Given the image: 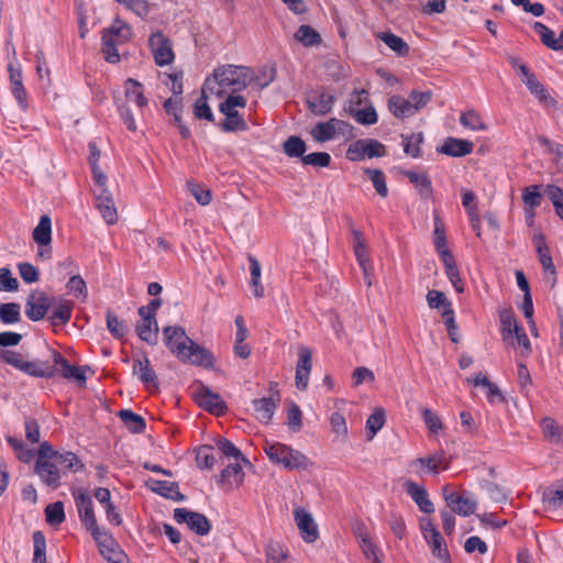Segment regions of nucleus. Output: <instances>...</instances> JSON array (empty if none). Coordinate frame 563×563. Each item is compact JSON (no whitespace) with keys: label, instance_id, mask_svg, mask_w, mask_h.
I'll return each mask as SVG.
<instances>
[{"label":"nucleus","instance_id":"obj_1","mask_svg":"<svg viewBox=\"0 0 563 563\" xmlns=\"http://www.w3.org/2000/svg\"><path fill=\"white\" fill-rule=\"evenodd\" d=\"M253 79L252 70L243 66L227 65L214 69L210 77H207L203 86L205 92L217 98L236 95L245 89Z\"/></svg>","mask_w":563,"mask_h":563},{"label":"nucleus","instance_id":"obj_2","mask_svg":"<svg viewBox=\"0 0 563 563\" xmlns=\"http://www.w3.org/2000/svg\"><path fill=\"white\" fill-rule=\"evenodd\" d=\"M263 450L273 464L287 471H301L311 466L306 454L287 444L266 440Z\"/></svg>","mask_w":563,"mask_h":563},{"label":"nucleus","instance_id":"obj_3","mask_svg":"<svg viewBox=\"0 0 563 563\" xmlns=\"http://www.w3.org/2000/svg\"><path fill=\"white\" fill-rule=\"evenodd\" d=\"M133 35L132 27L121 19L113 20L111 25L101 33L102 48L104 59L108 63L117 64L120 62L118 46L128 43Z\"/></svg>","mask_w":563,"mask_h":563},{"label":"nucleus","instance_id":"obj_4","mask_svg":"<svg viewBox=\"0 0 563 563\" xmlns=\"http://www.w3.org/2000/svg\"><path fill=\"white\" fill-rule=\"evenodd\" d=\"M431 100L430 91L412 90L406 99L394 95L388 99V110L397 119H406L415 115Z\"/></svg>","mask_w":563,"mask_h":563},{"label":"nucleus","instance_id":"obj_5","mask_svg":"<svg viewBox=\"0 0 563 563\" xmlns=\"http://www.w3.org/2000/svg\"><path fill=\"white\" fill-rule=\"evenodd\" d=\"M73 496L79 514V518L86 529L91 532L95 541L97 543L104 539L109 541L110 534L107 531L100 529L97 523L92 500L89 493L84 489H76L73 492Z\"/></svg>","mask_w":563,"mask_h":563},{"label":"nucleus","instance_id":"obj_6","mask_svg":"<svg viewBox=\"0 0 563 563\" xmlns=\"http://www.w3.org/2000/svg\"><path fill=\"white\" fill-rule=\"evenodd\" d=\"M246 99L241 95L227 96L225 100L219 106L221 113L225 115L222 123V129L227 132L244 131L247 124L243 117L240 114L239 109H245Z\"/></svg>","mask_w":563,"mask_h":563},{"label":"nucleus","instance_id":"obj_7","mask_svg":"<svg viewBox=\"0 0 563 563\" xmlns=\"http://www.w3.org/2000/svg\"><path fill=\"white\" fill-rule=\"evenodd\" d=\"M386 154L384 144L373 139H361L352 142L346 151V157L352 162L365 158L382 157Z\"/></svg>","mask_w":563,"mask_h":563},{"label":"nucleus","instance_id":"obj_8","mask_svg":"<svg viewBox=\"0 0 563 563\" xmlns=\"http://www.w3.org/2000/svg\"><path fill=\"white\" fill-rule=\"evenodd\" d=\"M54 302L53 297H48L42 290H33L25 302V314L32 321L42 320Z\"/></svg>","mask_w":563,"mask_h":563},{"label":"nucleus","instance_id":"obj_9","mask_svg":"<svg viewBox=\"0 0 563 563\" xmlns=\"http://www.w3.org/2000/svg\"><path fill=\"white\" fill-rule=\"evenodd\" d=\"M174 519L178 523H186L190 530L199 536L208 534L211 528V525L205 515L186 508H176L174 510Z\"/></svg>","mask_w":563,"mask_h":563},{"label":"nucleus","instance_id":"obj_10","mask_svg":"<svg viewBox=\"0 0 563 563\" xmlns=\"http://www.w3.org/2000/svg\"><path fill=\"white\" fill-rule=\"evenodd\" d=\"M180 362L202 367H211L213 365V355L210 351L203 346L190 340L188 345L186 344L185 351L177 357Z\"/></svg>","mask_w":563,"mask_h":563},{"label":"nucleus","instance_id":"obj_11","mask_svg":"<svg viewBox=\"0 0 563 563\" xmlns=\"http://www.w3.org/2000/svg\"><path fill=\"white\" fill-rule=\"evenodd\" d=\"M148 46L158 66L169 65L174 60L170 41L162 32L153 33L148 38Z\"/></svg>","mask_w":563,"mask_h":563},{"label":"nucleus","instance_id":"obj_12","mask_svg":"<svg viewBox=\"0 0 563 563\" xmlns=\"http://www.w3.org/2000/svg\"><path fill=\"white\" fill-rule=\"evenodd\" d=\"M194 399L196 402L207 411L213 415H222L225 410V404L219 394L203 385H199L194 390Z\"/></svg>","mask_w":563,"mask_h":563},{"label":"nucleus","instance_id":"obj_13","mask_svg":"<svg viewBox=\"0 0 563 563\" xmlns=\"http://www.w3.org/2000/svg\"><path fill=\"white\" fill-rule=\"evenodd\" d=\"M350 125L336 118H331L325 122L317 123L311 130V136L317 142H327L334 139L339 134L349 132Z\"/></svg>","mask_w":563,"mask_h":563},{"label":"nucleus","instance_id":"obj_14","mask_svg":"<svg viewBox=\"0 0 563 563\" xmlns=\"http://www.w3.org/2000/svg\"><path fill=\"white\" fill-rule=\"evenodd\" d=\"M294 518L300 537L307 543H313L319 538L318 525L312 515L303 508L294 509Z\"/></svg>","mask_w":563,"mask_h":563},{"label":"nucleus","instance_id":"obj_15","mask_svg":"<svg viewBox=\"0 0 563 563\" xmlns=\"http://www.w3.org/2000/svg\"><path fill=\"white\" fill-rule=\"evenodd\" d=\"M95 206L107 224L111 225L118 221V212L112 195L104 185H97Z\"/></svg>","mask_w":563,"mask_h":563},{"label":"nucleus","instance_id":"obj_16","mask_svg":"<svg viewBox=\"0 0 563 563\" xmlns=\"http://www.w3.org/2000/svg\"><path fill=\"white\" fill-rule=\"evenodd\" d=\"M448 468V462L443 452H435L424 457H419L410 463V467L418 474L426 472L438 474L440 468Z\"/></svg>","mask_w":563,"mask_h":563},{"label":"nucleus","instance_id":"obj_17","mask_svg":"<svg viewBox=\"0 0 563 563\" xmlns=\"http://www.w3.org/2000/svg\"><path fill=\"white\" fill-rule=\"evenodd\" d=\"M11 92L23 111L27 110V93L23 86L22 69L20 64L8 65Z\"/></svg>","mask_w":563,"mask_h":563},{"label":"nucleus","instance_id":"obj_18","mask_svg":"<svg viewBox=\"0 0 563 563\" xmlns=\"http://www.w3.org/2000/svg\"><path fill=\"white\" fill-rule=\"evenodd\" d=\"M163 334L166 346L176 357L185 351L186 344L188 345L191 340L180 327H166L163 330Z\"/></svg>","mask_w":563,"mask_h":563},{"label":"nucleus","instance_id":"obj_19","mask_svg":"<svg viewBox=\"0 0 563 563\" xmlns=\"http://www.w3.org/2000/svg\"><path fill=\"white\" fill-rule=\"evenodd\" d=\"M312 367L311 351L307 346H300L296 366V386L298 389H306Z\"/></svg>","mask_w":563,"mask_h":563},{"label":"nucleus","instance_id":"obj_20","mask_svg":"<svg viewBox=\"0 0 563 563\" xmlns=\"http://www.w3.org/2000/svg\"><path fill=\"white\" fill-rule=\"evenodd\" d=\"M446 504L453 512L462 517L474 514L477 506L476 500L468 493L446 495Z\"/></svg>","mask_w":563,"mask_h":563},{"label":"nucleus","instance_id":"obj_21","mask_svg":"<svg viewBox=\"0 0 563 563\" xmlns=\"http://www.w3.org/2000/svg\"><path fill=\"white\" fill-rule=\"evenodd\" d=\"M132 372L147 388L158 387L157 376L146 356L133 361Z\"/></svg>","mask_w":563,"mask_h":563},{"label":"nucleus","instance_id":"obj_22","mask_svg":"<svg viewBox=\"0 0 563 563\" xmlns=\"http://www.w3.org/2000/svg\"><path fill=\"white\" fill-rule=\"evenodd\" d=\"M405 489L422 512L431 514L434 511L433 503L430 500L424 486L408 481L405 484Z\"/></svg>","mask_w":563,"mask_h":563},{"label":"nucleus","instance_id":"obj_23","mask_svg":"<svg viewBox=\"0 0 563 563\" xmlns=\"http://www.w3.org/2000/svg\"><path fill=\"white\" fill-rule=\"evenodd\" d=\"M500 333L503 341L509 345H514V336L523 328L518 323L514 312L510 309L499 311Z\"/></svg>","mask_w":563,"mask_h":563},{"label":"nucleus","instance_id":"obj_24","mask_svg":"<svg viewBox=\"0 0 563 563\" xmlns=\"http://www.w3.org/2000/svg\"><path fill=\"white\" fill-rule=\"evenodd\" d=\"M307 102L314 114L324 115L332 110L335 98L327 91H320L308 96Z\"/></svg>","mask_w":563,"mask_h":563},{"label":"nucleus","instance_id":"obj_25","mask_svg":"<svg viewBox=\"0 0 563 563\" xmlns=\"http://www.w3.org/2000/svg\"><path fill=\"white\" fill-rule=\"evenodd\" d=\"M35 472L40 476L43 483L56 488L59 486L60 470L57 467L54 461L36 462Z\"/></svg>","mask_w":563,"mask_h":563},{"label":"nucleus","instance_id":"obj_26","mask_svg":"<svg viewBox=\"0 0 563 563\" xmlns=\"http://www.w3.org/2000/svg\"><path fill=\"white\" fill-rule=\"evenodd\" d=\"M53 362L54 364L59 367V372L63 375V377L67 379H75L77 380L81 386L86 384V376L85 372L77 366L70 365L66 358L58 352H53Z\"/></svg>","mask_w":563,"mask_h":563},{"label":"nucleus","instance_id":"obj_27","mask_svg":"<svg viewBox=\"0 0 563 563\" xmlns=\"http://www.w3.org/2000/svg\"><path fill=\"white\" fill-rule=\"evenodd\" d=\"M97 545L101 555L109 563H129L128 556L111 536L109 537V541L104 539L98 542Z\"/></svg>","mask_w":563,"mask_h":563},{"label":"nucleus","instance_id":"obj_28","mask_svg":"<svg viewBox=\"0 0 563 563\" xmlns=\"http://www.w3.org/2000/svg\"><path fill=\"white\" fill-rule=\"evenodd\" d=\"M473 143L466 140L448 137L441 145L439 152L453 157H461L471 154Z\"/></svg>","mask_w":563,"mask_h":563},{"label":"nucleus","instance_id":"obj_29","mask_svg":"<svg viewBox=\"0 0 563 563\" xmlns=\"http://www.w3.org/2000/svg\"><path fill=\"white\" fill-rule=\"evenodd\" d=\"M433 244L441 261L453 256L448 247L445 229L438 213L434 214Z\"/></svg>","mask_w":563,"mask_h":563},{"label":"nucleus","instance_id":"obj_30","mask_svg":"<svg viewBox=\"0 0 563 563\" xmlns=\"http://www.w3.org/2000/svg\"><path fill=\"white\" fill-rule=\"evenodd\" d=\"M141 322L136 325V331L141 340L148 344H156L158 339V324L155 317L140 316Z\"/></svg>","mask_w":563,"mask_h":563},{"label":"nucleus","instance_id":"obj_31","mask_svg":"<svg viewBox=\"0 0 563 563\" xmlns=\"http://www.w3.org/2000/svg\"><path fill=\"white\" fill-rule=\"evenodd\" d=\"M53 310L49 317L51 322L56 324H66L71 319L73 303L64 298H54Z\"/></svg>","mask_w":563,"mask_h":563},{"label":"nucleus","instance_id":"obj_32","mask_svg":"<svg viewBox=\"0 0 563 563\" xmlns=\"http://www.w3.org/2000/svg\"><path fill=\"white\" fill-rule=\"evenodd\" d=\"M34 242L41 247H47L52 242V221L47 214L40 218L32 233Z\"/></svg>","mask_w":563,"mask_h":563},{"label":"nucleus","instance_id":"obj_33","mask_svg":"<svg viewBox=\"0 0 563 563\" xmlns=\"http://www.w3.org/2000/svg\"><path fill=\"white\" fill-rule=\"evenodd\" d=\"M244 481V472L240 463L228 465L220 475V483L227 488L239 487Z\"/></svg>","mask_w":563,"mask_h":563},{"label":"nucleus","instance_id":"obj_34","mask_svg":"<svg viewBox=\"0 0 563 563\" xmlns=\"http://www.w3.org/2000/svg\"><path fill=\"white\" fill-rule=\"evenodd\" d=\"M256 418L264 422L269 423L274 417L277 401L273 397L261 398L253 401Z\"/></svg>","mask_w":563,"mask_h":563},{"label":"nucleus","instance_id":"obj_35","mask_svg":"<svg viewBox=\"0 0 563 563\" xmlns=\"http://www.w3.org/2000/svg\"><path fill=\"white\" fill-rule=\"evenodd\" d=\"M125 98L130 102H134L140 109L147 106V99L143 92V86L141 82L133 78H129L124 84Z\"/></svg>","mask_w":563,"mask_h":563},{"label":"nucleus","instance_id":"obj_36","mask_svg":"<svg viewBox=\"0 0 563 563\" xmlns=\"http://www.w3.org/2000/svg\"><path fill=\"white\" fill-rule=\"evenodd\" d=\"M23 373L34 377L51 378L57 373V368L40 361H23L21 369Z\"/></svg>","mask_w":563,"mask_h":563},{"label":"nucleus","instance_id":"obj_37","mask_svg":"<svg viewBox=\"0 0 563 563\" xmlns=\"http://www.w3.org/2000/svg\"><path fill=\"white\" fill-rule=\"evenodd\" d=\"M353 236H354L353 247H354V253H355L356 260H357L358 265L361 266L363 273L367 276L368 271L372 269V265H371L369 260L366 254L365 241H364L361 232L357 230H353Z\"/></svg>","mask_w":563,"mask_h":563},{"label":"nucleus","instance_id":"obj_38","mask_svg":"<svg viewBox=\"0 0 563 563\" xmlns=\"http://www.w3.org/2000/svg\"><path fill=\"white\" fill-rule=\"evenodd\" d=\"M536 243H537V252L539 254V260L543 267V271L553 277L552 286H554L556 271H555V266L553 264L552 257L549 253V249L544 242L543 236L542 235L537 236Z\"/></svg>","mask_w":563,"mask_h":563},{"label":"nucleus","instance_id":"obj_39","mask_svg":"<svg viewBox=\"0 0 563 563\" xmlns=\"http://www.w3.org/2000/svg\"><path fill=\"white\" fill-rule=\"evenodd\" d=\"M54 463L60 470V474L66 471L76 473L84 468V464L73 452H59Z\"/></svg>","mask_w":563,"mask_h":563},{"label":"nucleus","instance_id":"obj_40","mask_svg":"<svg viewBox=\"0 0 563 563\" xmlns=\"http://www.w3.org/2000/svg\"><path fill=\"white\" fill-rule=\"evenodd\" d=\"M266 563H287L288 551L278 541L271 540L265 547Z\"/></svg>","mask_w":563,"mask_h":563},{"label":"nucleus","instance_id":"obj_41","mask_svg":"<svg viewBox=\"0 0 563 563\" xmlns=\"http://www.w3.org/2000/svg\"><path fill=\"white\" fill-rule=\"evenodd\" d=\"M442 263L445 269V275L449 278L455 291L459 294L463 292L464 282L460 275L454 256L443 260Z\"/></svg>","mask_w":563,"mask_h":563},{"label":"nucleus","instance_id":"obj_42","mask_svg":"<svg viewBox=\"0 0 563 563\" xmlns=\"http://www.w3.org/2000/svg\"><path fill=\"white\" fill-rule=\"evenodd\" d=\"M377 37L382 40L393 52L404 56L409 52L408 44L399 36L391 32H379Z\"/></svg>","mask_w":563,"mask_h":563},{"label":"nucleus","instance_id":"obj_43","mask_svg":"<svg viewBox=\"0 0 563 563\" xmlns=\"http://www.w3.org/2000/svg\"><path fill=\"white\" fill-rule=\"evenodd\" d=\"M250 262V273H251V282L250 287L252 289L253 295L256 298H262L264 296V287L261 283V265L260 262L253 257L249 256Z\"/></svg>","mask_w":563,"mask_h":563},{"label":"nucleus","instance_id":"obj_44","mask_svg":"<svg viewBox=\"0 0 563 563\" xmlns=\"http://www.w3.org/2000/svg\"><path fill=\"white\" fill-rule=\"evenodd\" d=\"M406 176L418 189L423 198H430L432 195L431 180L424 173L407 172Z\"/></svg>","mask_w":563,"mask_h":563},{"label":"nucleus","instance_id":"obj_45","mask_svg":"<svg viewBox=\"0 0 563 563\" xmlns=\"http://www.w3.org/2000/svg\"><path fill=\"white\" fill-rule=\"evenodd\" d=\"M426 541L431 547L432 554L434 556H437L442 563H450L448 549L440 532H435L429 538H426Z\"/></svg>","mask_w":563,"mask_h":563},{"label":"nucleus","instance_id":"obj_46","mask_svg":"<svg viewBox=\"0 0 563 563\" xmlns=\"http://www.w3.org/2000/svg\"><path fill=\"white\" fill-rule=\"evenodd\" d=\"M119 417L124 426L134 433H140L145 429V421L140 416L131 410L123 409L119 412Z\"/></svg>","mask_w":563,"mask_h":563},{"label":"nucleus","instance_id":"obj_47","mask_svg":"<svg viewBox=\"0 0 563 563\" xmlns=\"http://www.w3.org/2000/svg\"><path fill=\"white\" fill-rule=\"evenodd\" d=\"M360 545L366 559L372 563H380V553L377 547L372 542L366 532L360 531L357 533Z\"/></svg>","mask_w":563,"mask_h":563},{"label":"nucleus","instance_id":"obj_48","mask_svg":"<svg viewBox=\"0 0 563 563\" xmlns=\"http://www.w3.org/2000/svg\"><path fill=\"white\" fill-rule=\"evenodd\" d=\"M427 302L431 309H438L442 312L453 311L450 300L444 292L439 290H429L427 294Z\"/></svg>","mask_w":563,"mask_h":563},{"label":"nucleus","instance_id":"obj_49","mask_svg":"<svg viewBox=\"0 0 563 563\" xmlns=\"http://www.w3.org/2000/svg\"><path fill=\"white\" fill-rule=\"evenodd\" d=\"M154 492L159 494L163 497L173 499V500H183L184 495L178 490V486L168 481H157L155 482Z\"/></svg>","mask_w":563,"mask_h":563},{"label":"nucleus","instance_id":"obj_50","mask_svg":"<svg viewBox=\"0 0 563 563\" xmlns=\"http://www.w3.org/2000/svg\"><path fill=\"white\" fill-rule=\"evenodd\" d=\"M211 96L209 92H205V86H202L201 97L194 104V113L198 119L213 120V113L207 102Z\"/></svg>","mask_w":563,"mask_h":563},{"label":"nucleus","instance_id":"obj_51","mask_svg":"<svg viewBox=\"0 0 563 563\" xmlns=\"http://www.w3.org/2000/svg\"><path fill=\"white\" fill-rule=\"evenodd\" d=\"M90 157L89 163L92 169L93 179L96 185H104L107 183V176L100 170L98 161L100 157V151L95 143H89Z\"/></svg>","mask_w":563,"mask_h":563},{"label":"nucleus","instance_id":"obj_52","mask_svg":"<svg viewBox=\"0 0 563 563\" xmlns=\"http://www.w3.org/2000/svg\"><path fill=\"white\" fill-rule=\"evenodd\" d=\"M460 123L472 131H484L486 125L475 110H468L461 114Z\"/></svg>","mask_w":563,"mask_h":563},{"label":"nucleus","instance_id":"obj_53","mask_svg":"<svg viewBox=\"0 0 563 563\" xmlns=\"http://www.w3.org/2000/svg\"><path fill=\"white\" fill-rule=\"evenodd\" d=\"M67 290L70 295L77 299L85 301L88 296L87 285L81 276L74 275L67 282Z\"/></svg>","mask_w":563,"mask_h":563},{"label":"nucleus","instance_id":"obj_54","mask_svg":"<svg viewBox=\"0 0 563 563\" xmlns=\"http://www.w3.org/2000/svg\"><path fill=\"white\" fill-rule=\"evenodd\" d=\"M541 426L543 434L549 441L553 443L562 441L563 432L554 419L547 417L542 420Z\"/></svg>","mask_w":563,"mask_h":563},{"label":"nucleus","instance_id":"obj_55","mask_svg":"<svg viewBox=\"0 0 563 563\" xmlns=\"http://www.w3.org/2000/svg\"><path fill=\"white\" fill-rule=\"evenodd\" d=\"M295 37L305 46H312L321 41L319 33L309 25L299 26L295 34Z\"/></svg>","mask_w":563,"mask_h":563},{"label":"nucleus","instance_id":"obj_56","mask_svg":"<svg viewBox=\"0 0 563 563\" xmlns=\"http://www.w3.org/2000/svg\"><path fill=\"white\" fill-rule=\"evenodd\" d=\"M20 306L14 302L2 303L0 306V320L4 324L16 323L20 320Z\"/></svg>","mask_w":563,"mask_h":563},{"label":"nucleus","instance_id":"obj_57","mask_svg":"<svg viewBox=\"0 0 563 563\" xmlns=\"http://www.w3.org/2000/svg\"><path fill=\"white\" fill-rule=\"evenodd\" d=\"M423 137L421 133L411 134L409 136L402 135V146L404 152L413 157L417 158L420 155V144L422 143Z\"/></svg>","mask_w":563,"mask_h":563},{"label":"nucleus","instance_id":"obj_58","mask_svg":"<svg viewBox=\"0 0 563 563\" xmlns=\"http://www.w3.org/2000/svg\"><path fill=\"white\" fill-rule=\"evenodd\" d=\"M33 544H34V563H46V541L43 532H33Z\"/></svg>","mask_w":563,"mask_h":563},{"label":"nucleus","instance_id":"obj_59","mask_svg":"<svg viewBox=\"0 0 563 563\" xmlns=\"http://www.w3.org/2000/svg\"><path fill=\"white\" fill-rule=\"evenodd\" d=\"M542 500L550 508H563V485L558 488H548L544 490Z\"/></svg>","mask_w":563,"mask_h":563},{"label":"nucleus","instance_id":"obj_60","mask_svg":"<svg viewBox=\"0 0 563 563\" xmlns=\"http://www.w3.org/2000/svg\"><path fill=\"white\" fill-rule=\"evenodd\" d=\"M284 151L289 157L305 156L306 143L298 136H290L284 143Z\"/></svg>","mask_w":563,"mask_h":563},{"label":"nucleus","instance_id":"obj_61","mask_svg":"<svg viewBox=\"0 0 563 563\" xmlns=\"http://www.w3.org/2000/svg\"><path fill=\"white\" fill-rule=\"evenodd\" d=\"M545 194L551 200L556 214L563 221V190L554 185H548L545 187Z\"/></svg>","mask_w":563,"mask_h":563},{"label":"nucleus","instance_id":"obj_62","mask_svg":"<svg viewBox=\"0 0 563 563\" xmlns=\"http://www.w3.org/2000/svg\"><path fill=\"white\" fill-rule=\"evenodd\" d=\"M46 520L49 525H60L65 520L64 505L62 501L49 504L45 509Z\"/></svg>","mask_w":563,"mask_h":563},{"label":"nucleus","instance_id":"obj_63","mask_svg":"<svg viewBox=\"0 0 563 563\" xmlns=\"http://www.w3.org/2000/svg\"><path fill=\"white\" fill-rule=\"evenodd\" d=\"M385 423V413L383 409H375V411L367 418L366 429L369 431L368 439L372 440L374 435L383 428Z\"/></svg>","mask_w":563,"mask_h":563},{"label":"nucleus","instance_id":"obj_64","mask_svg":"<svg viewBox=\"0 0 563 563\" xmlns=\"http://www.w3.org/2000/svg\"><path fill=\"white\" fill-rule=\"evenodd\" d=\"M542 196L539 186L526 187L522 192V201L528 209H534L541 205Z\"/></svg>","mask_w":563,"mask_h":563}]
</instances>
